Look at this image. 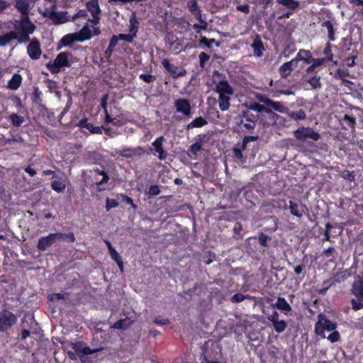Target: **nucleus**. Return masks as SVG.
<instances>
[{
  "label": "nucleus",
  "instance_id": "1",
  "mask_svg": "<svg viewBox=\"0 0 363 363\" xmlns=\"http://www.w3.org/2000/svg\"><path fill=\"white\" fill-rule=\"evenodd\" d=\"M36 29L35 24L30 21L29 16H22L20 20H15L13 30L16 35L18 43H26L30 41V35L33 34Z\"/></svg>",
  "mask_w": 363,
  "mask_h": 363
},
{
  "label": "nucleus",
  "instance_id": "2",
  "mask_svg": "<svg viewBox=\"0 0 363 363\" xmlns=\"http://www.w3.org/2000/svg\"><path fill=\"white\" fill-rule=\"evenodd\" d=\"M72 57V54L69 52H60L53 62L50 61L46 64V67L52 74H58L62 68L69 67L72 63L69 58Z\"/></svg>",
  "mask_w": 363,
  "mask_h": 363
},
{
  "label": "nucleus",
  "instance_id": "3",
  "mask_svg": "<svg viewBox=\"0 0 363 363\" xmlns=\"http://www.w3.org/2000/svg\"><path fill=\"white\" fill-rule=\"evenodd\" d=\"M337 324L329 320L323 313L318 315V321L315 324V333L322 338H325V331H333L337 328Z\"/></svg>",
  "mask_w": 363,
  "mask_h": 363
},
{
  "label": "nucleus",
  "instance_id": "4",
  "mask_svg": "<svg viewBox=\"0 0 363 363\" xmlns=\"http://www.w3.org/2000/svg\"><path fill=\"white\" fill-rule=\"evenodd\" d=\"M235 121L238 125H242L245 130L250 131L253 130L256 127L257 116L249 111H243L235 118Z\"/></svg>",
  "mask_w": 363,
  "mask_h": 363
},
{
  "label": "nucleus",
  "instance_id": "5",
  "mask_svg": "<svg viewBox=\"0 0 363 363\" xmlns=\"http://www.w3.org/2000/svg\"><path fill=\"white\" fill-rule=\"evenodd\" d=\"M293 134L295 138L298 141H305L307 139L318 141L320 138V133L308 126H301L297 130H294Z\"/></svg>",
  "mask_w": 363,
  "mask_h": 363
},
{
  "label": "nucleus",
  "instance_id": "6",
  "mask_svg": "<svg viewBox=\"0 0 363 363\" xmlns=\"http://www.w3.org/2000/svg\"><path fill=\"white\" fill-rule=\"evenodd\" d=\"M17 317L8 310L0 312V332H5L16 323Z\"/></svg>",
  "mask_w": 363,
  "mask_h": 363
},
{
  "label": "nucleus",
  "instance_id": "7",
  "mask_svg": "<svg viewBox=\"0 0 363 363\" xmlns=\"http://www.w3.org/2000/svg\"><path fill=\"white\" fill-rule=\"evenodd\" d=\"M187 6L190 12L195 16V18L199 21L201 24H194V28L197 29H203L205 30L207 28V23L202 19L201 10L196 0H191L188 2Z\"/></svg>",
  "mask_w": 363,
  "mask_h": 363
},
{
  "label": "nucleus",
  "instance_id": "8",
  "mask_svg": "<svg viewBox=\"0 0 363 363\" xmlns=\"http://www.w3.org/2000/svg\"><path fill=\"white\" fill-rule=\"evenodd\" d=\"M249 108L251 110L255 111L257 112H265L268 115V118L269 120L267 123H264V125H270V124H274L276 123L279 115L274 112L272 111V109L264 106V105L257 104V103H251Z\"/></svg>",
  "mask_w": 363,
  "mask_h": 363
},
{
  "label": "nucleus",
  "instance_id": "9",
  "mask_svg": "<svg viewBox=\"0 0 363 363\" xmlns=\"http://www.w3.org/2000/svg\"><path fill=\"white\" fill-rule=\"evenodd\" d=\"M116 153L123 157L125 158H133L134 157H141L145 153V149L141 146H138L135 147H124L121 150H119L116 152Z\"/></svg>",
  "mask_w": 363,
  "mask_h": 363
},
{
  "label": "nucleus",
  "instance_id": "10",
  "mask_svg": "<svg viewBox=\"0 0 363 363\" xmlns=\"http://www.w3.org/2000/svg\"><path fill=\"white\" fill-rule=\"evenodd\" d=\"M84 342L79 341L73 343L72 345V348L74 350V352L79 357L82 362H83L82 357H80V353L84 355H90L94 353H96L101 350V348L98 349H91L88 346L84 345Z\"/></svg>",
  "mask_w": 363,
  "mask_h": 363
},
{
  "label": "nucleus",
  "instance_id": "11",
  "mask_svg": "<svg viewBox=\"0 0 363 363\" xmlns=\"http://www.w3.org/2000/svg\"><path fill=\"white\" fill-rule=\"evenodd\" d=\"M57 234L56 233H50L47 236L40 237L38 239L37 248L39 251H45L50 247L56 240H57Z\"/></svg>",
  "mask_w": 363,
  "mask_h": 363
},
{
  "label": "nucleus",
  "instance_id": "12",
  "mask_svg": "<svg viewBox=\"0 0 363 363\" xmlns=\"http://www.w3.org/2000/svg\"><path fill=\"white\" fill-rule=\"evenodd\" d=\"M289 208L290 213L298 218H301L308 211V208L305 204L298 203L293 201H289Z\"/></svg>",
  "mask_w": 363,
  "mask_h": 363
},
{
  "label": "nucleus",
  "instance_id": "13",
  "mask_svg": "<svg viewBox=\"0 0 363 363\" xmlns=\"http://www.w3.org/2000/svg\"><path fill=\"white\" fill-rule=\"evenodd\" d=\"M164 140V138L162 136L158 137L155 139V140L152 143V145L154 148H150V151L155 150L153 153L155 155H157L160 160H164L167 157V152L164 150L162 143Z\"/></svg>",
  "mask_w": 363,
  "mask_h": 363
},
{
  "label": "nucleus",
  "instance_id": "14",
  "mask_svg": "<svg viewBox=\"0 0 363 363\" xmlns=\"http://www.w3.org/2000/svg\"><path fill=\"white\" fill-rule=\"evenodd\" d=\"M27 52L32 60H38L41 55L40 45L38 40L33 39L27 47Z\"/></svg>",
  "mask_w": 363,
  "mask_h": 363
},
{
  "label": "nucleus",
  "instance_id": "15",
  "mask_svg": "<svg viewBox=\"0 0 363 363\" xmlns=\"http://www.w3.org/2000/svg\"><path fill=\"white\" fill-rule=\"evenodd\" d=\"M77 126L82 128H86L91 134H102L104 125L95 126L88 122L86 118H82L77 123Z\"/></svg>",
  "mask_w": 363,
  "mask_h": 363
},
{
  "label": "nucleus",
  "instance_id": "16",
  "mask_svg": "<svg viewBox=\"0 0 363 363\" xmlns=\"http://www.w3.org/2000/svg\"><path fill=\"white\" fill-rule=\"evenodd\" d=\"M351 293L357 298L363 299V277L357 276L355 277L351 288Z\"/></svg>",
  "mask_w": 363,
  "mask_h": 363
},
{
  "label": "nucleus",
  "instance_id": "17",
  "mask_svg": "<svg viewBox=\"0 0 363 363\" xmlns=\"http://www.w3.org/2000/svg\"><path fill=\"white\" fill-rule=\"evenodd\" d=\"M206 138V135H199L195 143L192 144L188 150V155L190 157L196 158L199 152L202 150V143Z\"/></svg>",
  "mask_w": 363,
  "mask_h": 363
},
{
  "label": "nucleus",
  "instance_id": "18",
  "mask_svg": "<svg viewBox=\"0 0 363 363\" xmlns=\"http://www.w3.org/2000/svg\"><path fill=\"white\" fill-rule=\"evenodd\" d=\"M296 60H291V61L284 62L279 68V72L281 78H286L289 76L294 67L297 66Z\"/></svg>",
  "mask_w": 363,
  "mask_h": 363
},
{
  "label": "nucleus",
  "instance_id": "19",
  "mask_svg": "<svg viewBox=\"0 0 363 363\" xmlns=\"http://www.w3.org/2000/svg\"><path fill=\"white\" fill-rule=\"evenodd\" d=\"M162 65L173 78L182 76V71L179 69L178 67L170 63L168 59H163Z\"/></svg>",
  "mask_w": 363,
  "mask_h": 363
},
{
  "label": "nucleus",
  "instance_id": "20",
  "mask_svg": "<svg viewBox=\"0 0 363 363\" xmlns=\"http://www.w3.org/2000/svg\"><path fill=\"white\" fill-rule=\"evenodd\" d=\"M216 91L218 94L232 95L233 89L227 80H221L216 85Z\"/></svg>",
  "mask_w": 363,
  "mask_h": 363
},
{
  "label": "nucleus",
  "instance_id": "21",
  "mask_svg": "<svg viewBox=\"0 0 363 363\" xmlns=\"http://www.w3.org/2000/svg\"><path fill=\"white\" fill-rule=\"evenodd\" d=\"M77 36V35L75 34V33H68L64 35L59 43L57 50L60 49L62 47L70 46L75 42H79Z\"/></svg>",
  "mask_w": 363,
  "mask_h": 363
},
{
  "label": "nucleus",
  "instance_id": "22",
  "mask_svg": "<svg viewBox=\"0 0 363 363\" xmlns=\"http://www.w3.org/2000/svg\"><path fill=\"white\" fill-rule=\"evenodd\" d=\"M350 76V72L347 69H337L335 72V78L337 79H340L342 82V84L345 86L348 84H352V82L348 79H346L347 77Z\"/></svg>",
  "mask_w": 363,
  "mask_h": 363
},
{
  "label": "nucleus",
  "instance_id": "23",
  "mask_svg": "<svg viewBox=\"0 0 363 363\" xmlns=\"http://www.w3.org/2000/svg\"><path fill=\"white\" fill-rule=\"evenodd\" d=\"M22 80V76L20 74L15 73L8 82L7 87L11 90H16L21 86Z\"/></svg>",
  "mask_w": 363,
  "mask_h": 363
},
{
  "label": "nucleus",
  "instance_id": "24",
  "mask_svg": "<svg viewBox=\"0 0 363 363\" xmlns=\"http://www.w3.org/2000/svg\"><path fill=\"white\" fill-rule=\"evenodd\" d=\"M252 48H253L254 54L260 57L263 55V51L264 50L263 43L260 39L259 35H256L255 38L253 40L252 44Z\"/></svg>",
  "mask_w": 363,
  "mask_h": 363
},
{
  "label": "nucleus",
  "instance_id": "25",
  "mask_svg": "<svg viewBox=\"0 0 363 363\" xmlns=\"http://www.w3.org/2000/svg\"><path fill=\"white\" fill-rule=\"evenodd\" d=\"M50 20L53 24L58 25L67 22V18L65 12H58L54 10L53 13H50Z\"/></svg>",
  "mask_w": 363,
  "mask_h": 363
},
{
  "label": "nucleus",
  "instance_id": "26",
  "mask_svg": "<svg viewBox=\"0 0 363 363\" xmlns=\"http://www.w3.org/2000/svg\"><path fill=\"white\" fill-rule=\"evenodd\" d=\"M332 46L333 45L330 41L325 44V48L323 50V54L325 55V57H323L322 59L325 60V62H333L334 64H336L337 62L334 61V55L332 52Z\"/></svg>",
  "mask_w": 363,
  "mask_h": 363
},
{
  "label": "nucleus",
  "instance_id": "27",
  "mask_svg": "<svg viewBox=\"0 0 363 363\" xmlns=\"http://www.w3.org/2000/svg\"><path fill=\"white\" fill-rule=\"evenodd\" d=\"M311 53L309 50H299L296 57L294 60H296V65L298 61H303L306 63L311 62V60L312 59Z\"/></svg>",
  "mask_w": 363,
  "mask_h": 363
},
{
  "label": "nucleus",
  "instance_id": "28",
  "mask_svg": "<svg viewBox=\"0 0 363 363\" xmlns=\"http://www.w3.org/2000/svg\"><path fill=\"white\" fill-rule=\"evenodd\" d=\"M67 186L65 179H55L51 182V188L57 193H62Z\"/></svg>",
  "mask_w": 363,
  "mask_h": 363
},
{
  "label": "nucleus",
  "instance_id": "29",
  "mask_svg": "<svg viewBox=\"0 0 363 363\" xmlns=\"http://www.w3.org/2000/svg\"><path fill=\"white\" fill-rule=\"evenodd\" d=\"M77 35L79 42H83L86 40H89L92 37L91 31L87 26H84L78 33Z\"/></svg>",
  "mask_w": 363,
  "mask_h": 363
},
{
  "label": "nucleus",
  "instance_id": "30",
  "mask_svg": "<svg viewBox=\"0 0 363 363\" xmlns=\"http://www.w3.org/2000/svg\"><path fill=\"white\" fill-rule=\"evenodd\" d=\"M15 7L23 16H28L29 4L27 0H16Z\"/></svg>",
  "mask_w": 363,
  "mask_h": 363
},
{
  "label": "nucleus",
  "instance_id": "31",
  "mask_svg": "<svg viewBox=\"0 0 363 363\" xmlns=\"http://www.w3.org/2000/svg\"><path fill=\"white\" fill-rule=\"evenodd\" d=\"M230 96L226 94H219L218 106L222 111H227L230 107Z\"/></svg>",
  "mask_w": 363,
  "mask_h": 363
},
{
  "label": "nucleus",
  "instance_id": "32",
  "mask_svg": "<svg viewBox=\"0 0 363 363\" xmlns=\"http://www.w3.org/2000/svg\"><path fill=\"white\" fill-rule=\"evenodd\" d=\"M208 123V121L206 118L199 116L196 117L194 120H193L191 123H189L186 125V130H189L194 128H201L206 125Z\"/></svg>",
  "mask_w": 363,
  "mask_h": 363
},
{
  "label": "nucleus",
  "instance_id": "33",
  "mask_svg": "<svg viewBox=\"0 0 363 363\" xmlns=\"http://www.w3.org/2000/svg\"><path fill=\"white\" fill-rule=\"evenodd\" d=\"M276 2L290 10H295L300 6L299 1L296 0H276Z\"/></svg>",
  "mask_w": 363,
  "mask_h": 363
},
{
  "label": "nucleus",
  "instance_id": "34",
  "mask_svg": "<svg viewBox=\"0 0 363 363\" xmlns=\"http://www.w3.org/2000/svg\"><path fill=\"white\" fill-rule=\"evenodd\" d=\"M132 323V320H130L128 318H125L123 319H120L115 322L112 325V328L114 329L125 330L129 326H130Z\"/></svg>",
  "mask_w": 363,
  "mask_h": 363
},
{
  "label": "nucleus",
  "instance_id": "35",
  "mask_svg": "<svg viewBox=\"0 0 363 363\" xmlns=\"http://www.w3.org/2000/svg\"><path fill=\"white\" fill-rule=\"evenodd\" d=\"M129 31L131 34H134V36H137L139 28V22L137 19L135 14L133 13L129 20Z\"/></svg>",
  "mask_w": 363,
  "mask_h": 363
},
{
  "label": "nucleus",
  "instance_id": "36",
  "mask_svg": "<svg viewBox=\"0 0 363 363\" xmlns=\"http://www.w3.org/2000/svg\"><path fill=\"white\" fill-rule=\"evenodd\" d=\"M86 7L87 11H89L91 15L101 13V11L99 5L98 0L89 1L86 4Z\"/></svg>",
  "mask_w": 363,
  "mask_h": 363
},
{
  "label": "nucleus",
  "instance_id": "37",
  "mask_svg": "<svg viewBox=\"0 0 363 363\" xmlns=\"http://www.w3.org/2000/svg\"><path fill=\"white\" fill-rule=\"evenodd\" d=\"M322 28H325L328 30V37L330 41H335V30L333 28V23L330 21H325L321 24Z\"/></svg>",
  "mask_w": 363,
  "mask_h": 363
},
{
  "label": "nucleus",
  "instance_id": "38",
  "mask_svg": "<svg viewBox=\"0 0 363 363\" xmlns=\"http://www.w3.org/2000/svg\"><path fill=\"white\" fill-rule=\"evenodd\" d=\"M269 106L272 107L274 110H275L276 111L279 112L281 113L287 114V113L289 111V108L286 107L281 101H274L272 100Z\"/></svg>",
  "mask_w": 363,
  "mask_h": 363
},
{
  "label": "nucleus",
  "instance_id": "39",
  "mask_svg": "<svg viewBox=\"0 0 363 363\" xmlns=\"http://www.w3.org/2000/svg\"><path fill=\"white\" fill-rule=\"evenodd\" d=\"M274 306L279 310L289 312L291 311V307L286 301V300L283 297H279Z\"/></svg>",
  "mask_w": 363,
  "mask_h": 363
},
{
  "label": "nucleus",
  "instance_id": "40",
  "mask_svg": "<svg viewBox=\"0 0 363 363\" xmlns=\"http://www.w3.org/2000/svg\"><path fill=\"white\" fill-rule=\"evenodd\" d=\"M16 35L14 32L9 31L4 35H0V46L4 47L6 45L12 40H15Z\"/></svg>",
  "mask_w": 363,
  "mask_h": 363
},
{
  "label": "nucleus",
  "instance_id": "41",
  "mask_svg": "<svg viewBox=\"0 0 363 363\" xmlns=\"http://www.w3.org/2000/svg\"><path fill=\"white\" fill-rule=\"evenodd\" d=\"M94 172L103 177L101 180H98V179H96V184L97 186L102 185L108 182L110 178L108 173L106 171L101 170L99 168H94Z\"/></svg>",
  "mask_w": 363,
  "mask_h": 363
},
{
  "label": "nucleus",
  "instance_id": "42",
  "mask_svg": "<svg viewBox=\"0 0 363 363\" xmlns=\"http://www.w3.org/2000/svg\"><path fill=\"white\" fill-rule=\"evenodd\" d=\"M287 115L295 121L304 120L306 118V112L303 109H299L297 111H291L289 110Z\"/></svg>",
  "mask_w": 363,
  "mask_h": 363
},
{
  "label": "nucleus",
  "instance_id": "43",
  "mask_svg": "<svg viewBox=\"0 0 363 363\" xmlns=\"http://www.w3.org/2000/svg\"><path fill=\"white\" fill-rule=\"evenodd\" d=\"M297 263L296 265H294V263L289 262L288 265L294 269L296 275H300L306 269V263L304 259L302 261L297 262Z\"/></svg>",
  "mask_w": 363,
  "mask_h": 363
},
{
  "label": "nucleus",
  "instance_id": "44",
  "mask_svg": "<svg viewBox=\"0 0 363 363\" xmlns=\"http://www.w3.org/2000/svg\"><path fill=\"white\" fill-rule=\"evenodd\" d=\"M311 62H312V65L308 66L306 69L307 73H311L313 72L315 69L319 66H321L325 63V60L321 58H312L311 60Z\"/></svg>",
  "mask_w": 363,
  "mask_h": 363
},
{
  "label": "nucleus",
  "instance_id": "45",
  "mask_svg": "<svg viewBox=\"0 0 363 363\" xmlns=\"http://www.w3.org/2000/svg\"><path fill=\"white\" fill-rule=\"evenodd\" d=\"M307 82L311 86L312 89H318L321 88L322 84L320 82V77L317 75H314L307 79Z\"/></svg>",
  "mask_w": 363,
  "mask_h": 363
},
{
  "label": "nucleus",
  "instance_id": "46",
  "mask_svg": "<svg viewBox=\"0 0 363 363\" xmlns=\"http://www.w3.org/2000/svg\"><path fill=\"white\" fill-rule=\"evenodd\" d=\"M272 325L277 333H281L286 330L287 327V323L284 320H281L272 323Z\"/></svg>",
  "mask_w": 363,
  "mask_h": 363
},
{
  "label": "nucleus",
  "instance_id": "47",
  "mask_svg": "<svg viewBox=\"0 0 363 363\" xmlns=\"http://www.w3.org/2000/svg\"><path fill=\"white\" fill-rule=\"evenodd\" d=\"M335 284V281L333 278L329 279L328 280H325L322 284V287L319 290V294L321 295H325L329 288Z\"/></svg>",
  "mask_w": 363,
  "mask_h": 363
},
{
  "label": "nucleus",
  "instance_id": "48",
  "mask_svg": "<svg viewBox=\"0 0 363 363\" xmlns=\"http://www.w3.org/2000/svg\"><path fill=\"white\" fill-rule=\"evenodd\" d=\"M58 235L57 240H65L66 239L68 242H74L75 241V236L72 232H69L68 233H56Z\"/></svg>",
  "mask_w": 363,
  "mask_h": 363
},
{
  "label": "nucleus",
  "instance_id": "49",
  "mask_svg": "<svg viewBox=\"0 0 363 363\" xmlns=\"http://www.w3.org/2000/svg\"><path fill=\"white\" fill-rule=\"evenodd\" d=\"M9 118L13 125L16 127L21 126L23 122V118L15 113L11 114Z\"/></svg>",
  "mask_w": 363,
  "mask_h": 363
},
{
  "label": "nucleus",
  "instance_id": "50",
  "mask_svg": "<svg viewBox=\"0 0 363 363\" xmlns=\"http://www.w3.org/2000/svg\"><path fill=\"white\" fill-rule=\"evenodd\" d=\"M40 96L41 92L38 90V88H35L31 96L33 103L39 106L41 105L43 100Z\"/></svg>",
  "mask_w": 363,
  "mask_h": 363
},
{
  "label": "nucleus",
  "instance_id": "51",
  "mask_svg": "<svg viewBox=\"0 0 363 363\" xmlns=\"http://www.w3.org/2000/svg\"><path fill=\"white\" fill-rule=\"evenodd\" d=\"M255 98L259 102L262 103L267 106H269L272 101V99H270L267 95L260 93L256 94Z\"/></svg>",
  "mask_w": 363,
  "mask_h": 363
},
{
  "label": "nucleus",
  "instance_id": "52",
  "mask_svg": "<svg viewBox=\"0 0 363 363\" xmlns=\"http://www.w3.org/2000/svg\"><path fill=\"white\" fill-rule=\"evenodd\" d=\"M200 43L206 45L208 48H211L213 43H216L217 47L220 45V43H217L214 38L208 39L206 37H201Z\"/></svg>",
  "mask_w": 363,
  "mask_h": 363
},
{
  "label": "nucleus",
  "instance_id": "53",
  "mask_svg": "<svg viewBox=\"0 0 363 363\" xmlns=\"http://www.w3.org/2000/svg\"><path fill=\"white\" fill-rule=\"evenodd\" d=\"M349 128H354L356 124V118L353 116L345 114L342 118Z\"/></svg>",
  "mask_w": 363,
  "mask_h": 363
},
{
  "label": "nucleus",
  "instance_id": "54",
  "mask_svg": "<svg viewBox=\"0 0 363 363\" xmlns=\"http://www.w3.org/2000/svg\"><path fill=\"white\" fill-rule=\"evenodd\" d=\"M249 295H244L241 293H237L231 296L230 301L232 303H240L247 299Z\"/></svg>",
  "mask_w": 363,
  "mask_h": 363
},
{
  "label": "nucleus",
  "instance_id": "55",
  "mask_svg": "<svg viewBox=\"0 0 363 363\" xmlns=\"http://www.w3.org/2000/svg\"><path fill=\"white\" fill-rule=\"evenodd\" d=\"M121 200L125 204L130 205L134 210L138 208V206L134 203L132 198L129 197L126 194H121Z\"/></svg>",
  "mask_w": 363,
  "mask_h": 363
},
{
  "label": "nucleus",
  "instance_id": "56",
  "mask_svg": "<svg viewBox=\"0 0 363 363\" xmlns=\"http://www.w3.org/2000/svg\"><path fill=\"white\" fill-rule=\"evenodd\" d=\"M351 304H352V308L354 311H359L363 308V299L358 298L357 300V299L352 298L351 300Z\"/></svg>",
  "mask_w": 363,
  "mask_h": 363
},
{
  "label": "nucleus",
  "instance_id": "57",
  "mask_svg": "<svg viewBox=\"0 0 363 363\" xmlns=\"http://www.w3.org/2000/svg\"><path fill=\"white\" fill-rule=\"evenodd\" d=\"M325 337L332 343H335L337 341L340 340V333L336 330H334L332 331V333L328 335V336H325Z\"/></svg>",
  "mask_w": 363,
  "mask_h": 363
},
{
  "label": "nucleus",
  "instance_id": "58",
  "mask_svg": "<svg viewBox=\"0 0 363 363\" xmlns=\"http://www.w3.org/2000/svg\"><path fill=\"white\" fill-rule=\"evenodd\" d=\"M199 64L201 68H204L206 62L210 60V55L204 52H201L199 55Z\"/></svg>",
  "mask_w": 363,
  "mask_h": 363
},
{
  "label": "nucleus",
  "instance_id": "59",
  "mask_svg": "<svg viewBox=\"0 0 363 363\" xmlns=\"http://www.w3.org/2000/svg\"><path fill=\"white\" fill-rule=\"evenodd\" d=\"M118 36L119 40H125L127 43H133L134 38H135V36H134V34H131L130 33H129L128 34L120 33Z\"/></svg>",
  "mask_w": 363,
  "mask_h": 363
},
{
  "label": "nucleus",
  "instance_id": "60",
  "mask_svg": "<svg viewBox=\"0 0 363 363\" xmlns=\"http://www.w3.org/2000/svg\"><path fill=\"white\" fill-rule=\"evenodd\" d=\"M147 194L150 196H157L160 194V189L158 185L152 184L149 187Z\"/></svg>",
  "mask_w": 363,
  "mask_h": 363
},
{
  "label": "nucleus",
  "instance_id": "61",
  "mask_svg": "<svg viewBox=\"0 0 363 363\" xmlns=\"http://www.w3.org/2000/svg\"><path fill=\"white\" fill-rule=\"evenodd\" d=\"M119 205V203L113 199H107L106 202V209L108 211L112 208L117 207Z\"/></svg>",
  "mask_w": 363,
  "mask_h": 363
},
{
  "label": "nucleus",
  "instance_id": "62",
  "mask_svg": "<svg viewBox=\"0 0 363 363\" xmlns=\"http://www.w3.org/2000/svg\"><path fill=\"white\" fill-rule=\"evenodd\" d=\"M201 363H220L218 361L210 359L206 354V350H203L200 357Z\"/></svg>",
  "mask_w": 363,
  "mask_h": 363
},
{
  "label": "nucleus",
  "instance_id": "63",
  "mask_svg": "<svg viewBox=\"0 0 363 363\" xmlns=\"http://www.w3.org/2000/svg\"><path fill=\"white\" fill-rule=\"evenodd\" d=\"M269 240V237L262 233L259 234V238H258V241H259V243L263 246V247H267L268 246V243H267V241Z\"/></svg>",
  "mask_w": 363,
  "mask_h": 363
},
{
  "label": "nucleus",
  "instance_id": "64",
  "mask_svg": "<svg viewBox=\"0 0 363 363\" xmlns=\"http://www.w3.org/2000/svg\"><path fill=\"white\" fill-rule=\"evenodd\" d=\"M357 52L356 51V54L355 55H352L351 56H348L345 60V65L349 67H354V65H355V62H354V60L355 59L357 58Z\"/></svg>",
  "mask_w": 363,
  "mask_h": 363
}]
</instances>
